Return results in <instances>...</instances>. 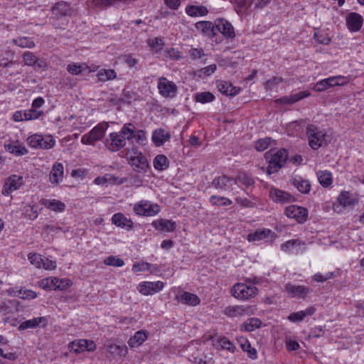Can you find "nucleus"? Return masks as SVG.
<instances>
[{
	"label": "nucleus",
	"instance_id": "7",
	"mask_svg": "<svg viewBox=\"0 0 364 364\" xmlns=\"http://www.w3.org/2000/svg\"><path fill=\"white\" fill-rule=\"evenodd\" d=\"M70 285V279L56 277L43 279L40 282V287L46 290H63Z\"/></svg>",
	"mask_w": 364,
	"mask_h": 364
},
{
	"label": "nucleus",
	"instance_id": "51",
	"mask_svg": "<svg viewBox=\"0 0 364 364\" xmlns=\"http://www.w3.org/2000/svg\"><path fill=\"white\" fill-rule=\"evenodd\" d=\"M148 45L156 50V52H160L164 46V43L161 38H149L147 41Z\"/></svg>",
	"mask_w": 364,
	"mask_h": 364
},
{
	"label": "nucleus",
	"instance_id": "11",
	"mask_svg": "<svg viewBox=\"0 0 364 364\" xmlns=\"http://www.w3.org/2000/svg\"><path fill=\"white\" fill-rule=\"evenodd\" d=\"M53 18L60 19L63 17L72 16L74 10L69 4L65 1H60L56 3L51 9Z\"/></svg>",
	"mask_w": 364,
	"mask_h": 364
},
{
	"label": "nucleus",
	"instance_id": "49",
	"mask_svg": "<svg viewBox=\"0 0 364 364\" xmlns=\"http://www.w3.org/2000/svg\"><path fill=\"white\" fill-rule=\"evenodd\" d=\"M210 201L213 205L216 206H228L232 203L230 199L217 196H212L210 198Z\"/></svg>",
	"mask_w": 364,
	"mask_h": 364
},
{
	"label": "nucleus",
	"instance_id": "48",
	"mask_svg": "<svg viewBox=\"0 0 364 364\" xmlns=\"http://www.w3.org/2000/svg\"><path fill=\"white\" fill-rule=\"evenodd\" d=\"M85 344H86L85 339H80L74 341L69 344V349L71 352L80 353L85 350Z\"/></svg>",
	"mask_w": 364,
	"mask_h": 364
},
{
	"label": "nucleus",
	"instance_id": "39",
	"mask_svg": "<svg viewBox=\"0 0 364 364\" xmlns=\"http://www.w3.org/2000/svg\"><path fill=\"white\" fill-rule=\"evenodd\" d=\"M97 76L100 81L106 82L115 79L117 74L113 69H101L98 71Z\"/></svg>",
	"mask_w": 364,
	"mask_h": 364
},
{
	"label": "nucleus",
	"instance_id": "45",
	"mask_svg": "<svg viewBox=\"0 0 364 364\" xmlns=\"http://www.w3.org/2000/svg\"><path fill=\"white\" fill-rule=\"evenodd\" d=\"M12 43L21 48H32L35 47L34 41L28 37H18L13 39Z\"/></svg>",
	"mask_w": 364,
	"mask_h": 364
},
{
	"label": "nucleus",
	"instance_id": "43",
	"mask_svg": "<svg viewBox=\"0 0 364 364\" xmlns=\"http://www.w3.org/2000/svg\"><path fill=\"white\" fill-rule=\"evenodd\" d=\"M119 133L125 136L126 140H131L135 137V127L132 123L125 124Z\"/></svg>",
	"mask_w": 364,
	"mask_h": 364
},
{
	"label": "nucleus",
	"instance_id": "59",
	"mask_svg": "<svg viewBox=\"0 0 364 364\" xmlns=\"http://www.w3.org/2000/svg\"><path fill=\"white\" fill-rule=\"evenodd\" d=\"M301 241L299 240H288L286 242L282 244L281 249L284 252L289 251L293 247L298 246L301 245Z\"/></svg>",
	"mask_w": 364,
	"mask_h": 364
},
{
	"label": "nucleus",
	"instance_id": "42",
	"mask_svg": "<svg viewBox=\"0 0 364 364\" xmlns=\"http://www.w3.org/2000/svg\"><path fill=\"white\" fill-rule=\"evenodd\" d=\"M168 165V159L164 155L159 154L154 159V167L159 171L166 169Z\"/></svg>",
	"mask_w": 364,
	"mask_h": 364
},
{
	"label": "nucleus",
	"instance_id": "37",
	"mask_svg": "<svg viewBox=\"0 0 364 364\" xmlns=\"http://www.w3.org/2000/svg\"><path fill=\"white\" fill-rule=\"evenodd\" d=\"M42 203L48 208L51 209L53 211H59L62 212L65 208V205L58 200H49V199H43Z\"/></svg>",
	"mask_w": 364,
	"mask_h": 364
},
{
	"label": "nucleus",
	"instance_id": "62",
	"mask_svg": "<svg viewBox=\"0 0 364 364\" xmlns=\"http://www.w3.org/2000/svg\"><path fill=\"white\" fill-rule=\"evenodd\" d=\"M330 87L339 86L344 85V77L343 76H336L327 78Z\"/></svg>",
	"mask_w": 364,
	"mask_h": 364
},
{
	"label": "nucleus",
	"instance_id": "15",
	"mask_svg": "<svg viewBox=\"0 0 364 364\" xmlns=\"http://www.w3.org/2000/svg\"><path fill=\"white\" fill-rule=\"evenodd\" d=\"M23 178L16 175L10 176L5 182L2 193L5 196L9 195L12 191L17 190L23 184Z\"/></svg>",
	"mask_w": 364,
	"mask_h": 364
},
{
	"label": "nucleus",
	"instance_id": "58",
	"mask_svg": "<svg viewBox=\"0 0 364 364\" xmlns=\"http://www.w3.org/2000/svg\"><path fill=\"white\" fill-rule=\"evenodd\" d=\"M269 143V138L260 139L256 142L255 149L259 151H262L268 148Z\"/></svg>",
	"mask_w": 364,
	"mask_h": 364
},
{
	"label": "nucleus",
	"instance_id": "24",
	"mask_svg": "<svg viewBox=\"0 0 364 364\" xmlns=\"http://www.w3.org/2000/svg\"><path fill=\"white\" fill-rule=\"evenodd\" d=\"M291 183L301 193L307 194L311 191V186L310 182L301 176L292 178Z\"/></svg>",
	"mask_w": 364,
	"mask_h": 364
},
{
	"label": "nucleus",
	"instance_id": "33",
	"mask_svg": "<svg viewBox=\"0 0 364 364\" xmlns=\"http://www.w3.org/2000/svg\"><path fill=\"white\" fill-rule=\"evenodd\" d=\"M272 233V230L269 229H259L247 235V240L250 242H258L265 239Z\"/></svg>",
	"mask_w": 364,
	"mask_h": 364
},
{
	"label": "nucleus",
	"instance_id": "12",
	"mask_svg": "<svg viewBox=\"0 0 364 364\" xmlns=\"http://www.w3.org/2000/svg\"><path fill=\"white\" fill-rule=\"evenodd\" d=\"M285 291L289 296L297 299H305L310 292V289L303 285L287 283L284 286Z\"/></svg>",
	"mask_w": 364,
	"mask_h": 364
},
{
	"label": "nucleus",
	"instance_id": "2",
	"mask_svg": "<svg viewBox=\"0 0 364 364\" xmlns=\"http://www.w3.org/2000/svg\"><path fill=\"white\" fill-rule=\"evenodd\" d=\"M306 134L309 146L314 150L327 144L326 133L314 124L308 125L306 127Z\"/></svg>",
	"mask_w": 364,
	"mask_h": 364
},
{
	"label": "nucleus",
	"instance_id": "8",
	"mask_svg": "<svg viewBox=\"0 0 364 364\" xmlns=\"http://www.w3.org/2000/svg\"><path fill=\"white\" fill-rule=\"evenodd\" d=\"M157 87L161 95L166 98H173L177 93L176 84L167 80L165 77H159Z\"/></svg>",
	"mask_w": 364,
	"mask_h": 364
},
{
	"label": "nucleus",
	"instance_id": "52",
	"mask_svg": "<svg viewBox=\"0 0 364 364\" xmlns=\"http://www.w3.org/2000/svg\"><path fill=\"white\" fill-rule=\"evenodd\" d=\"M43 114V111H37L31 107V109L26 110L23 112L24 120H32L38 119Z\"/></svg>",
	"mask_w": 364,
	"mask_h": 364
},
{
	"label": "nucleus",
	"instance_id": "41",
	"mask_svg": "<svg viewBox=\"0 0 364 364\" xmlns=\"http://www.w3.org/2000/svg\"><path fill=\"white\" fill-rule=\"evenodd\" d=\"M217 348H221L223 350H227L230 353H234L235 346L234 344L227 338L220 337L216 341L215 344Z\"/></svg>",
	"mask_w": 364,
	"mask_h": 364
},
{
	"label": "nucleus",
	"instance_id": "53",
	"mask_svg": "<svg viewBox=\"0 0 364 364\" xmlns=\"http://www.w3.org/2000/svg\"><path fill=\"white\" fill-rule=\"evenodd\" d=\"M16 296H20L23 299H33L36 298L37 294L30 289H21L18 291V294H15Z\"/></svg>",
	"mask_w": 364,
	"mask_h": 364
},
{
	"label": "nucleus",
	"instance_id": "14",
	"mask_svg": "<svg viewBox=\"0 0 364 364\" xmlns=\"http://www.w3.org/2000/svg\"><path fill=\"white\" fill-rule=\"evenodd\" d=\"M215 31L220 32L226 38L232 39L235 36L232 25L223 18L215 21Z\"/></svg>",
	"mask_w": 364,
	"mask_h": 364
},
{
	"label": "nucleus",
	"instance_id": "34",
	"mask_svg": "<svg viewBox=\"0 0 364 364\" xmlns=\"http://www.w3.org/2000/svg\"><path fill=\"white\" fill-rule=\"evenodd\" d=\"M132 0H92V6L96 8H105L114 6L119 3L129 4Z\"/></svg>",
	"mask_w": 364,
	"mask_h": 364
},
{
	"label": "nucleus",
	"instance_id": "47",
	"mask_svg": "<svg viewBox=\"0 0 364 364\" xmlns=\"http://www.w3.org/2000/svg\"><path fill=\"white\" fill-rule=\"evenodd\" d=\"M235 179H236V182L239 181L247 187L252 186L255 183L254 179L244 171H240Z\"/></svg>",
	"mask_w": 364,
	"mask_h": 364
},
{
	"label": "nucleus",
	"instance_id": "46",
	"mask_svg": "<svg viewBox=\"0 0 364 364\" xmlns=\"http://www.w3.org/2000/svg\"><path fill=\"white\" fill-rule=\"evenodd\" d=\"M194 98L196 102L205 104L213 101L215 96L210 92H202L196 93Z\"/></svg>",
	"mask_w": 364,
	"mask_h": 364
},
{
	"label": "nucleus",
	"instance_id": "54",
	"mask_svg": "<svg viewBox=\"0 0 364 364\" xmlns=\"http://www.w3.org/2000/svg\"><path fill=\"white\" fill-rule=\"evenodd\" d=\"M28 259L30 262L35 265L37 268L41 267V263L43 262V259L41 258L40 255L36 253H29L28 255Z\"/></svg>",
	"mask_w": 364,
	"mask_h": 364
},
{
	"label": "nucleus",
	"instance_id": "35",
	"mask_svg": "<svg viewBox=\"0 0 364 364\" xmlns=\"http://www.w3.org/2000/svg\"><path fill=\"white\" fill-rule=\"evenodd\" d=\"M338 202L341 205L348 207L354 205L356 200L351 196L348 191H342L338 197Z\"/></svg>",
	"mask_w": 364,
	"mask_h": 364
},
{
	"label": "nucleus",
	"instance_id": "6",
	"mask_svg": "<svg viewBox=\"0 0 364 364\" xmlns=\"http://www.w3.org/2000/svg\"><path fill=\"white\" fill-rule=\"evenodd\" d=\"M160 206L156 203H151L148 200H141L135 204L134 211L136 215L144 216H154L160 212Z\"/></svg>",
	"mask_w": 364,
	"mask_h": 364
},
{
	"label": "nucleus",
	"instance_id": "4",
	"mask_svg": "<svg viewBox=\"0 0 364 364\" xmlns=\"http://www.w3.org/2000/svg\"><path fill=\"white\" fill-rule=\"evenodd\" d=\"M109 124L107 122L99 123L87 134H84L81 138V142L83 144L92 145L97 141L100 140L105 135Z\"/></svg>",
	"mask_w": 364,
	"mask_h": 364
},
{
	"label": "nucleus",
	"instance_id": "38",
	"mask_svg": "<svg viewBox=\"0 0 364 364\" xmlns=\"http://www.w3.org/2000/svg\"><path fill=\"white\" fill-rule=\"evenodd\" d=\"M169 138V133H165L164 130L162 129L155 130L152 135V140L157 146L163 144L165 141H168Z\"/></svg>",
	"mask_w": 364,
	"mask_h": 364
},
{
	"label": "nucleus",
	"instance_id": "1",
	"mask_svg": "<svg viewBox=\"0 0 364 364\" xmlns=\"http://www.w3.org/2000/svg\"><path fill=\"white\" fill-rule=\"evenodd\" d=\"M264 157L268 161L269 164L267 168V173L271 175L272 173L277 172L284 166L288 159V154L286 149H282L274 154L271 151H267L265 153Z\"/></svg>",
	"mask_w": 364,
	"mask_h": 364
},
{
	"label": "nucleus",
	"instance_id": "10",
	"mask_svg": "<svg viewBox=\"0 0 364 364\" xmlns=\"http://www.w3.org/2000/svg\"><path fill=\"white\" fill-rule=\"evenodd\" d=\"M285 215L290 218H294L299 223H304L308 218V210L304 207L295 205H289L285 209Z\"/></svg>",
	"mask_w": 364,
	"mask_h": 364
},
{
	"label": "nucleus",
	"instance_id": "5",
	"mask_svg": "<svg viewBox=\"0 0 364 364\" xmlns=\"http://www.w3.org/2000/svg\"><path fill=\"white\" fill-rule=\"evenodd\" d=\"M28 144L33 148L48 149L54 146L55 141L50 135L43 136L39 134L30 136L27 139Z\"/></svg>",
	"mask_w": 364,
	"mask_h": 364
},
{
	"label": "nucleus",
	"instance_id": "63",
	"mask_svg": "<svg viewBox=\"0 0 364 364\" xmlns=\"http://www.w3.org/2000/svg\"><path fill=\"white\" fill-rule=\"evenodd\" d=\"M305 318V314L302 311L291 313L288 316V319L291 322H298L302 321Z\"/></svg>",
	"mask_w": 364,
	"mask_h": 364
},
{
	"label": "nucleus",
	"instance_id": "9",
	"mask_svg": "<svg viewBox=\"0 0 364 364\" xmlns=\"http://www.w3.org/2000/svg\"><path fill=\"white\" fill-rule=\"evenodd\" d=\"M128 161L133 169L138 173H145L149 167L147 159L141 152H134Z\"/></svg>",
	"mask_w": 364,
	"mask_h": 364
},
{
	"label": "nucleus",
	"instance_id": "29",
	"mask_svg": "<svg viewBox=\"0 0 364 364\" xmlns=\"http://www.w3.org/2000/svg\"><path fill=\"white\" fill-rule=\"evenodd\" d=\"M63 176V166L60 163H55L53 166L50 173V181L52 183L58 184L62 181Z\"/></svg>",
	"mask_w": 364,
	"mask_h": 364
},
{
	"label": "nucleus",
	"instance_id": "27",
	"mask_svg": "<svg viewBox=\"0 0 364 364\" xmlns=\"http://www.w3.org/2000/svg\"><path fill=\"white\" fill-rule=\"evenodd\" d=\"M310 95L311 93L309 91H301L290 96H284L281 97L279 101L282 104L291 105L310 96Z\"/></svg>",
	"mask_w": 364,
	"mask_h": 364
},
{
	"label": "nucleus",
	"instance_id": "28",
	"mask_svg": "<svg viewBox=\"0 0 364 364\" xmlns=\"http://www.w3.org/2000/svg\"><path fill=\"white\" fill-rule=\"evenodd\" d=\"M5 149L9 152L14 154L16 156H23L28 153L26 147L18 141L5 144Z\"/></svg>",
	"mask_w": 364,
	"mask_h": 364
},
{
	"label": "nucleus",
	"instance_id": "13",
	"mask_svg": "<svg viewBox=\"0 0 364 364\" xmlns=\"http://www.w3.org/2000/svg\"><path fill=\"white\" fill-rule=\"evenodd\" d=\"M233 184H236V179L226 175L218 176L212 181V186L214 188L223 191L232 190V186Z\"/></svg>",
	"mask_w": 364,
	"mask_h": 364
},
{
	"label": "nucleus",
	"instance_id": "16",
	"mask_svg": "<svg viewBox=\"0 0 364 364\" xmlns=\"http://www.w3.org/2000/svg\"><path fill=\"white\" fill-rule=\"evenodd\" d=\"M363 17L359 14L352 12L346 18V25L351 32L358 31L363 26Z\"/></svg>",
	"mask_w": 364,
	"mask_h": 364
},
{
	"label": "nucleus",
	"instance_id": "60",
	"mask_svg": "<svg viewBox=\"0 0 364 364\" xmlns=\"http://www.w3.org/2000/svg\"><path fill=\"white\" fill-rule=\"evenodd\" d=\"M123 60L126 63V64L131 68H136V65L138 64L139 60L135 58L132 54H126L122 56Z\"/></svg>",
	"mask_w": 364,
	"mask_h": 364
},
{
	"label": "nucleus",
	"instance_id": "19",
	"mask_svg": "<svg viewBox=\"0 0 364 364\" xmlns=\"http://www.w3.org/2000/svg\"><path fill=\"white\" fill-rule=\"evenodd\" d=\"M164 287V283L158 281L156 282H144L139 285V292L144 295L152 294L160 291Z\"/></svg>",
	"mask_w": 364,
	"mask_h": 364
},
{
	"label": "nucleus",
	"instance_id": "56",
	"mask_svg": "<svg viewBox=\"0 0 364 364\" xmlns=\"http://www.w3.org/2000/svg\"><path fill=\"white\" fill-rule=\"evenodd\" d=\"M241 347L244 351H247L248 356L252 359L257 358V350L252 348L250 343L247 341H245L244 343H241Z\"/></svg>",
	"mask_w": 364,
	"mask_h": 364
},
{
	"label": "nucleus",
	"instance_id": "22",
	"mask_svg": "<svg viewBox=\"0 0 364 364\" xmlns=\"http://www.w3.org/2000/svg\"><path fill=\"white\" fill-rule=\"evenodd\" d=\"M151 225L156 230L163 232H173L176 228V223L174 221L163 218L153 221Z\"/></svg>",
	"mask_w": 364,
	"mask_h": 364
},
{
	"label": "nucleus",
	"instance_id": "61",
	"mask_svg": "<svg viewBox=\"0 0 364 364\" xmlns=\"http://www.w3.org/2000/svg\"><path fill=\"white\" fill-rule=\"evenodd\" d=\"M331 87L330 85L326 79L322 80L318 82L314 87V90L317 92H323L328 88Z\"/></svg>",
	"mask_w": 364,
	"mask_h": 364
},
{
	"label": "nucleus",
	"instance_id": "40",
	"mask_svg": "<svg viewBox=\"0 0 364 364\" xmlns=\"http://www.w3.org/2000/svg\"><path fill=\"white\" fill-rule=\"evenodd\" d=\"M46 318L44 317H37L33 319L27 320L26 321L22 322L18 326V330L24 331L28 328H34L40 325V323L45 321Z\"/></svg>",
	"mask_w": 364,
	"mask_h": 364
},
{
	"label": "nucleus",
	"instance_id": "55",
	"mask_svg": "<svg viewBox=\"0 0 364 364\" xmlns=\"http://www.w3.org/2000/svg\"><path fill=\"white\" fill-rule=\"evenodd\" d=\"M105 264L114 267H122L124 264L123 259L117 258L114 256H109L105 260Z\"/></svg>",
	"mask_w": 364,
	"mask_h": 364
},
{
	"label": "nucleus",
	"instance_id": "30",
	"mask_svg": "<svg viewBox=\"0 0 364 364\" xmlns=\"http://www.w3.org/2000/svg\"><path fill=\"white\" fill-rule=\"evenodd\" d=\"M148 335L146 331L141 330L135 333L134 336L131 337L128 344L131 348H136L141 345L146 339Z\"/></svg>",
	"mask_w": 364,
	"mask_h": 364
},
{
	"label": "nucleus",
	"instance_id": "17",
	"mask_svg": "<svg viewBox=\"0 0 364 364\" xmlns=\"http://www.w3.org/2000/svg\"><path fill=\"white\" fill-rule=\"evenodd\" d=\"M110 143L107 144V147L112 151H118L126 145L125 136H122L119 133L113 132L109 136Z\"/></svg>",
	"mask_w": 364,
	"mask_h": 364
},
{
	"label": "nucleus",
	"instance_id": "64",
	"mask_svg": "<svg viewBox=\"0 0 364 364\" xmlns=\"http://www.w3.org/2000/svg\"><path fill=\"white\" fill-rule=\"evenodd\" d=\"M333 276V272H327L325 274H322L321 273H317V274H314L313 278L316 282H323L332 278Z\"/></svg>",
	"mask_w": 364,
	"mask_h": 364
},
{
	"label": "nucleus",
	"instance_id": "26",
	"mask_svg": "<svg viewBox=\"0 0 364 364\" xmlns=\"http://www.w3.org/2000/svg\"><path fill=\"white\" fill-rule=\"evenodd\" d=\"M179 302L191 306H196L200 304L199 297L189 292H183L177 296Z\"/></svg>",
	"mask_w": 364,
	"mask_h": 364
},
{
	"label": "nucleus",
	"instance_id": "57",
	"mask_svg": "<svg viewBox=\"0 0 364 364\" xmlns=\"http://www.w3.org/2000/svg\"><path fill=\"white\" fill-rule=\"evenodd\" d=\"M262 324V321L255 318H252L249 319V323H247L245 326V329L247 331H252L255 328H259Z\"/></svg>",
	"mask_w": 364,
	"mask_h": 364
},
{
	"label": "nucleus",
	"instance_id": "21",
	"mask_svg": "<svg viewBox=\"0 0 364 364\" xmlns=\"http://www.w3.org/2000/svg\"><path fill=\"white\" fill-rule=\"evenodd\" d=\"M235 2L240 9L245 11L252 5L255 9L263 8L270 2V0H235Z\"/></svg>",
	"mask_w": 364,
	"mask_h": 364
},
{
	"label": "nucleus",
	"instance_id": "44",
	"mask_svg": "<svg viewBox=\"0 0 364 364\" xmlns=\"http://www.w3.org/2000/svg\"><path fill=\"white\" fill-rule=\"evenodd\" d=\"M317 177L320 184L324 187L329 186L332 183L331 173L328 171H319Z\"/></svg>",
	"mask_w": 364,
	"mask_h": 364
},
{
	"label": "nucleus",
	"instance_id": "18",
	"mask_svg": "<svg viewBox=\"0 0 364 364\" xmlns=\"http://www.w3.org/2000/svg\"><path fill=\"white\" fill-rule=\"evenodd\" d=\"M23 60L25 65L33 66L35 69H41L46 67V63L43 60L39 59L30 51H26L23 53Z\"/></svg>",
	"mask_w": 364,
	"mask_h": 364
},
{
	"label": "nucleus",
	"instance_id": "25",
	"mask_svg": "<svg viewBox=\"0 0 364 364\" xmlns=\"http://www.w3.org/2000/svg\"><path fill=\"white\" fill-rule=\"evenodd\" d=\"M249 306H229L225 309L224 314L230 317H237L247 314Z\"/></svg>",
	"mask_w": 364,
	"mask_h": 364
},
{
	"label": "nucleus",
	"instance_id": "36",
	"mask_svg": "<svg viewBox=\"0 0 364 364\" xmlns=\"http://www.w3.org/2000/svg\"><path fill=\"white\" fill-rule=\"evenodd\" d=\"M186 12L190 16H203L208 13L205 6H188L186 8Z\"/></svg>",
	"mask_w": 364,
	"mask_h": 364
},
{
	"label": "nucleus",
	"instance_id": "50",
	"mask_svg": "<svg viewBox=\"0 0 364 364\" xmlns=\"http://www.w3.org/2000/svg\"><path fill=\"white\" fill-rule=\"evenodd\" d=\"M127 348L117 344H110L108 346L107 350L109 353L114 355L122 357L125 355Z\"/></svg>",
	"mask_w": 364,
	"mask_h": 364
},
{
	"label": "nucleus",
	"instance_id": "31",
	"mask_svg": "<svg viewBox=\"0 0 364 364\" xmlns=\"http://www.w3.org/2000/svg\"><path fill=\"white\" fill-rule=\"evenodd\" d=\"M197 30L200 31L204 35L210 36L215 34V26L210 21H199L195 24Z\"/></svg>",
	"mask_w": 364,
	"mask_h": 364
},
{
	"label": "nucleus",
	"instance_id": "3",
	"mask_svg": "<svg viewBox=\"0 0 364 364\" xmlns=\"http://www.w3.org/2000/svg\"><path fill=\"white\" fill-rule=\"evenodd\" d=\"M231 293L237 299L248 300L256 296L258 289L254 286L237 283L232 287Z\"/></svg>",
	"mask_w": 364,
	"mask_h": 364
},
{
	"label": "nucleus",
	"instance_id": "23",
	"mask_svg": "<svg viewBox=\"0 0 364 364\" xmlns=\"http://www.w3.org/2000/svg\"><path fill=\"white\" fill-rule=\"evenodd\" d=\"M112 222L114 225L127 230H129L133 228L132 220L127 218L121 213L114 214L112 218Z\"/></svg>",
	"mask_w": 364,
	"mask_h": 364
},
{
	"label": "nucleus",
	"instance_id": "20",
	"mask_svg": "<svg viewBox=\"0 0 364 364\" xmlns=\"http://www.w3.org/2000/svg\"><path fill=\"white\" fill-rule=\"evenodd\" d=\"M272 200L277 203H289L294 201V198L289 193L278 188H272L269 191Z\"/></svg>",
	"mask_w": 364,
	"mask_h": 364
},
{
	"label": "nucleus",
	"instance_id": "32",
	"mask_svg": "<svg viewBox=\"0 0 364 364\" xmlns=\"http://www.w3.org/2000/svg\"><path fill=\"white\" fill-rule=\"evenodd\" d=\"M18 301L16 300H8L0 302V313L4 314H9L17 311Z\"/></svg>",
	"mask_w": 364,
	"mask_h": 364
}]
</instances>
